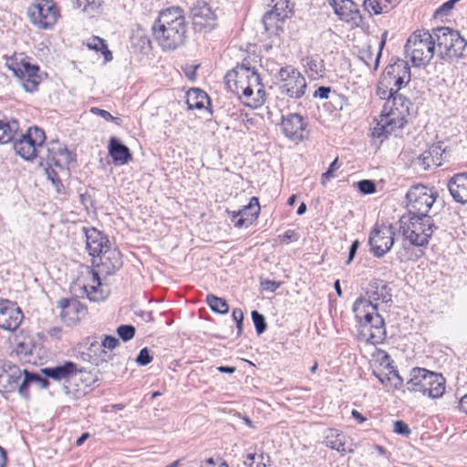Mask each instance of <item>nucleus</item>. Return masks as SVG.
Segmentation results:
<instances>
[{
	"label": "nucleus",
	"mask_w": 467,
	"mask_h": 467,
	"mask_svg": "<svg viewBox=\"0 0 467 467\" xmlns=\"http://www.w3.org/2000/svg\"><path fill=\"white\" fill-rule=\"evenodd\" d=\"M439 56L442 60L457 62L467 56V41L461 34L447 26L434 28Z\"/></svg>",
	"instance_id": "nucleus-5"
},
{
	"label": "nucleus",
	"mask_w": 467,
	"mask_h": 467,
	"mask_svg": "<svg viewBox=\"0 0 467 467\" xmlns=\"http://www.w3.org/2000/svg\"><path fill=\"white\" fill-rule=\"evenodd\" d=\"M108 150L113 163L117 166L128 164L132 159L130 149L116 137L110 138Z\"/></svg>",
	"instance_id": "nucleus-26"
},
{
	"label": "nucleus",
	"mask_w": 467,
	"mask_h": 467,
	"mask_svg": "<svg viewBox=\"0 0 467 467\" xmlns=\"http://www.w3.org/2000/svg\"><path fill=\"white\" fill-rule=\"evenodd\" d=\"M29 377L31 381L37 384L41 389H46L50 385L49 380L47 379L48 378H43L37 373L29 372Z\"/></svg>",
	"instance_id": "nucleus-54"
},
{
	"label": "nucleus",
	"mask_w": 467,
	"mask_h": 467,
	"mask_svg": "<svg viewBox=\"0 0 467 467\" xmlns=\"http://www.w3.org/2000/svg\"><path fill=\"white\" fill-rule=\"evenodd\" d=\"M206 303L215 313L226 314L229 311V305L227 301L224 298L216 296L213 294L207 295Z\"/></svg>",
	"instance_id": "nucleus-40"
},
{
	"label": "nucleus",
	"mask_w": 467,
	"mask_h": 467,
	"mask_svg": "<svg viewBox=\"0 0 467 467\" xmlns=\"http://www.w3.org/2000/svg\"><path fill=\"white\" fill-rule=\"evenodd\" d=\"M136 329L132 325H120L117 328V334L124 342L130 341L135 336Z\"/></svg>",
	"instance_id": "nucleus-45"
},
{
	"label": "nucleus",
	"mask_w": 467,
	"mask_h": 467,
	"mask_svg": "<svg viewBox=\"0 0 467 467\" xmlns=\"http://www.w3.org/2000/svg\"><path fill=\"white\" fill-rule=\"evenodd\" d=\"M209 102V97L208 95L199 89V88H192L187 93V99L186 103L188 105V108L202 109L205 108V104Z\"/></svg>",
	"instance_id": "nucleus-33"
},
{
	"label": "nucleus",
	"mask_w": 467,
	"mask_h": 467,
	"mask_svg": "<svg viewBox=\"0 0 467 467\" xmlns=\"http://www.w3.org/2000/svg\"><path fill=\"white\" fill-rule=\"evenodd\" d=\"M408 213L411 215L430 216L428 213L433 206L437 192L423 185L412 186L406 194Z\"/></svg>",
	"instance_id": "nucleus-9"
},
{
	"label": "nucleus",
	"mask_w": 467,
	"mask_h": 467,
	"mask_svg": "<svg viewBox=\"0 0 467 467\" xmlns=\"http://www.w3.org/2000/svg\"><path fill=\"white\" fill-rule=\"evenodd\" d=\"M191 15L195 29H211L215 25L216 16L206 2H197L192 7Z\"/></svg>",
	"instance_id": "nucleus-17"
},
{
	"label": "nucleus",
	"mask_w": 467,
	"mask_h": 467,
	"mask_svg": "<svg viewBox=\"0 0 467 467\" xmlns=\"http://www.w3.org/2000/svg\"><path fill=\"white\" fill-rule=\"evenodd\" d=\"M225 84L230 91L249 98L253 94V87L261 86V78L250 67L241 65L226 74Z\"/></svg>",
	"instance_id": "nucleus-7"
},
{
	"label": "nucleus",
	"mask_w": 467,
	"mask_h": 467,
	"mask_svg": "<svg viewBox=\"0 0 467 467\" xmlns=\"http://www.w3.org/2000/svg\"><path fill=\"white\" fill-rule=\"evenodd\" d=\"M97 381V378L91 371L78 366L68 384L66 385L65 393L73 398L86 395L88 389Z\"/></svg>",
	"instance_id": "nucleus-14"
},
{
	"label": "nucleus",
	"mask_w": 467,
	"mask_h": 467,
	"mask_svg": "<svg viewBox=\"0 0 467 467\" xmlns=\"http://www.w3.org/2000/svg\"><path fill=\"white\" fill-rule=\"evenodd\" d=\"M232 317L236 322V326L239 331L242 329L244 313L241 308H234L232 312Z\"/></svg>",
	"instance_id": "nucleus-62"
},
{
	"label": "nucleus",
	"mask_w": 467,
	"mask_h": 467,
	"mask_svg": "<svg viewBox=\"0 0 467 467\" xmlns=\"http://www.w3.org/2000/svg\"><path fill=\"white\" fill-rule=\"evenodd\" d=\"M413 165L422 171H427L433 166L432 159L430 152L426 150L420 154L414 161Z\"/></svg>",
	"instance_id": "nucleus-43"
},
{
	"label": "nucleus",
	"mask_w": 467,
	"mask_h": 467,
	"mask_svg": "<svg viewBox=\"0 0 467 467\" xmlns=\"http://www.w3.org/2000/svg\"><path fill=\"white\" fill-rule=\"evenodd\" d=\"M90 111L93 114H96V115L101 117L102 119H104L107 121H112V122L119 124V119L113 117L109 111H107L105 109H101L94 107V108H91Z\"/></svg>",
	"instance_id": "nucleus-57"
},
{
	"label": "nucleus",
	"mask_w": 467,
	"mask_h": 467,
	"mask_svg": "<svg viewBox=\"0 0 467 467\" xmlns=\"http://www.w3.org/2000/svg\"><path fill=\"white\" fill-rule=\"evenodd\" d=\"M86 238V248L89 255L96 257L109 248L110 243L106 235L94 227H82Z\"/></svg>",
	"instance_id": "nucleus-19"
},
{
	"label": "nucleus",
	"mask_w": 467,
	"mask_h": 467,
	"mask_svg": "<svg viewBox=\"0 0 467 467\" xmlns=\"http://www.w3.org/2000/svg\"><path fill=\"white\" fill-rule=\"evenodd\" d=\"M87 46L89 49L100 51L104 56V59L109 62L113 59L111 51L109 50L106 41L99 36H93L88 40Z\"/></svg>",
	"instance_id": "nucleus-38"
},
{
	"label": "nucleus",
	"mask_w": 467,
	"mask_h": 467,
	"mask_svg": "<svg viewBox=\"0 0 467 467\" xmlns=\"http://www.w3.org/2000/svg\"><path fill=\"white\" fill-rule=\"evenodd\" d=\"M99 257L100 260L99 267L101 274L106 275H114L122 266L121 254L117 249L108 248Z\"/></svg>",
	"instance_id": "nucleus-22"
},
{
	"label": "nucleus",
	"mask_w": 467,
	"mask_h": 467,
	"mask_svg": "<svg viewBox=\"0 0 467 467\" xmlns=\"http://www.w3.org/2000/svg\"><path fill=\"white\" fill-rule=\"evenodd\" d=\"M284 20V18H280L271 11H268L264 16L262 23L264 25L265 30L272 35L277 34L278 30L281 28L280 23H282Z\"/></svg>",
	"instance_id": "nucleus-37"
},
{
	"label": "nucleus",
	"mask_w": 467,
	"mask_h": 467,
	"mask_svg": "<svg viewBox=\"0 0 467 467\" xmlns=\"http://www.w3.org/2000/svg\"><path fill=\"white\" fill-rule=\"evenodd\" d=\"M305 67L311 73L313 78L321 76L325 70L323 60H318L314 57L306 58Z\"/></svg>",
	"instance_id": "nucleus-41"
},
{
	"label": "nucleus",
	"mask_w": 467,
	"mask_h": 467,
	"mask_svg": "<svg viewBox=\"0 0 467 467\" xmlns=\"http://www.w3.org/2000/svg\"><path fill=\"white\" fill-rule=\"evenodd\" d=\"M410 67L405 60L399 59L394 64L386 67L380 84L385 88H394L395 91H400L410 81Z\"/></svg>",
	"instance_id": "nucleus-11"
},
{
	"label": "nucleus",
	"mask_w": 467,
	"mask_h": 467,
	"mask_svg": "<svg viewBox=\"0 0 467 467\" xmlns=\"http://www.w3.org/2000/svg\"><path fill=\"white\" fill-rule=\"evenodd\" d=\"M27 16L39 29H50L57 21L59 10L52 0H35L27 8Z\"/></svg>",
	"instance_id": "nucleus-8"
},
{
	"label": "nucleus",
	"mask_w": 467,
	"mask_h": 467,
	"mask_svg": "<svg viewBox=\"0 0 467 467\" xmlns=\"http://www.w3.org/2000/svg\"><path fill=\"white\" fill-rule=\"evenodd\" d=\"M46 174L47 179L51 182L57 193H65V187L58 177L57 171L51 168L46 169Z\"/></svg>",
	"instance_id": "nucleus-44"
},
{
	"label": "nucleus",
	"mask_w": 467,
	"mask_h": 467,
	"mask_svg": "<svg viewBox=\"0 0 467 467\" xmlns=\"http://www.w3.org/2000/svg\"><path fill=\"white\" fill-rule=\"evenodd\" d=\"M386 358V368L387 371H373V374L379 380V382L386 388L393 389H399L403 385V379L399 375L398 371L393 368L392 362L389 359V356Z\"/></svg>",
	"instance_id": "nucleus-25"
},
{
	"label": "nucleus",
	"mask_w": 467,
	"mask_h": 467,
	"mask_svg": "<svg viewBox=\"0 0 467 467\" xmlns=\"http://www.w3.org/2000/svg\"><path fill=\"white\" fill-rule=\"evenodd\" d=\"M47 150L49 161L61 171L68 170L69 164L76 161L75 154L60 143L53 142Z\"/></svg>",
	"instance_id": "nucleus-21"
},
{
	"label": "nucleus",
	"mask_w": 467,
	"mask_h": 467,
	"mask_svg": "<svg viewBox=\"0 0 467 467\" xmlns=\"http://www.w3.org/2000/svg\"><path fill=\"white\" fill-rule=\"evenodd\" d=\"M428 373L429 370L425 368H414L410 372V379L406 383L408 390L422 393Z\"/></svg>",
	"instance_id": "nucleus-30"
},
{
	"label": "nucleus",
	"mask_w": 467,
	"mask_h": 467,
	"mask_svg": "<svg viewBox=\"0 0 467 467\" xmlns=\"http://www.w3.org/2000/svg\"><path fill=\"white\" fill-rule=\"evenodd\" d=\"M459 1L460 0H448L447 2L443 3L439 8L435 10L434 17L438 18L447 16L449 12L454 8L455 4Z\"/></svg>",
	"instance_id": "nucleus-49"
},
{
	"label": "nucleus",
	"mask_w": 467,
	"mask_h": 467,
	"mask_svg": "<svg viewBox=\"0 0 467 467\" xmlns=\"http://www.w3.org/2000/svg\"><path fill=\"white\" fill-rule=\"evenodd\" d=\"M19 124L16 119H0V144L10 142L18 131Z\"/></svg>",
	"instance_id": "nucleus-34"
},
{
	"label": "nucleus",
	"mask_w": 467,
	"mask_h": 467,
	"mask_svg": "<svg viewBox=\"0 0 467 467\" xmlns=\"http://www.w3.org/2000/svg\"><path fill=\"white\" fill-rule=\"evenodd\" d=\"M21 370L17 368L11 369V372H6L3 368H0V392L11 391V379H19Z\"/></svg>",
	"instance_id": "nucleus-39"
},
{
	"label": "nucleus",
	"mask_w": 467,
	"mask_h": 467,
	"mask_svg": "<svg viewBox=\"0 0 467 467\" xmlns=\"http://www.w3.org/2000/svg\"><path fill=\"white\" fill-rule=\"evenodd\" d=\"M437 47L434 28L430 33L427 30H418L410 35L405 45V51L410 56L415 67L427 65L434 56Z\"/></svg>",
	"instance_id": "nucleus-6"
},
{
	"label": "nucleus",
	"mask_w": 467,
	"mask_h": 467,
	"mask_svg": "<svg viewBox=\"0 0 467 467\" xmlns=\"http://www.w3.org/2000/svg\"><path fill=\"white\" fill-rule=\"evenodd\" d=\"M436 229L431 216L406 213L400 219V231L404 240L414 246H426Z\"/></svg>",
	"instance_id": "nucleus-4"
},
{
	"label": "nucleus",
	"mask_w": 467,
	"mask_h": 467,
	"mask_svg": "<svg viewBox=\"0 0 467 467\" xmlns=\"http://www.w3.org/2000/svg\"><path fill=\"white\" fill-rule=\"evenodd\" d=\"M187 26L183 10L170 7L160 12L152 26V35L158 44L166 50H174L186 38Z\"/></svg>",
	"instance_id": "nucleus-2"
},
{
	"label": "nucleus",
	"mask_w": 467,
	"mask_h": 467,
	"mask_svg": "<svg viewBox=\"0 0 467 467\" xmlns=\"http://www.w3.org/2000/svg\"><path fill=\"white\" fill-rule=\"evenodd\" d=\"M57 307L60 308V317L69 321L78 319V314L85 311L80 302L76 299L61 298L57 301Z\"/></svg>",
	"instance_id": "nucleus-29"
},
{
	"label": "nucleus",
	"mask_w": 467,
	"mask_h": 467,
	"mask_svg": "<svg viewBox=\"0 0 467 467\" xmlns=\"http://www.w3.org/2000/svg\"><path fill=\"white\" fill-rule=\"evenodd\" d=\"M358 57L362 61L368 68H371V62L375 60L373 58V51L369 45L363 47L358 50Z\"/></svg>",
	"instance_id": "nucleus-46"
},
{
	"label": "nucleus",
	"mask_w": 467,
	"mask_h": 467,
	"mask_svg": "<svg viewBox=\"0 0 467 467\" xmlns=\"http://www.w3.org/2000/svg\"><path fill=\"white\" fill-rule=\"evenodd\" d=\"M81 347L88 348V350L102 348L101 339L97 337H88L81 343Z\"/></svg>",
	"instance_id": "nucleus-55"
},
{
	"label": "nucleus",
	"mask_w": 467,
	"mask_h": 467,
	"mask_svg": "<svg viewBox=\"0 0 467 467\" xmlns=\"http://www.w3.org/2000/svg\"><path fill=\"white\" fill-rule=\"evenodd\" d=\"M388 285L382 280H372L365 297H358L353 305V312L359 324L358 337L371 345H377L385 337V322L379 314L378 302L391 301Z\"/></svg>",
	"instance_id": "nucleus-1"
},
{
	"label": "nucleus",
	"mask_w": 467,
	"mask_h": 467,
	"mask_svg": "<svg viewBox=\"0 0 467 467\" xmlns=\"http://www.w3.org/2000/svg\"><path fill=\"white\" fill-rule=\"evenodd\" d=\"M328 2L339 19L350 22L358 16V10L352 0H328Z\"/></svg>",
	"instance_id": "nucleus-28"
},
{
	"label": "nucleus",
	"mask_w": 467,
	"mask_h": 467,
	"mask_svg": "<svg viewBox=\"0 0 467 467\" xmlns=\"http://www.w3.org/2000/svg\"><path fill=\"white\" fill-rule=\"evenodd\" d=\"M398 91H395L394 90V88H385L383 87L380 82L379 83V87H378V90H377V94L381 98V99H387V101L389 99H390Z\"/></svg>",
	"instance_id": "nucleus-59"
},
{
	"label": "nucleus",
	"mask_w": 467,
	"mask_h": 467,
	"mask_svg": "<svg viewBox=\"0 0 467 467\" xmlns=\"http://www.w3.org/2000/svg\"><path fill=\"white\" fill-rule=\"evenodd\" d=\"M332 93L333 92L329 87L321 86L314 92V97L320 99H328L330 98L329 95Z\"/></svg>",
	"instance_id": "nucleus-63"
},
{
	"label": "nucleus",
	"mask_w": 467,
	"mask_h": 467,
	"mask_svg": "<svg viewBox=\"0 0 467 467\" xmlns=\"http://www.w3.org/2000/svg\"><path fill=\"white\" fill-rule=\"evenodd\" d=\"M281 285L280 282L274 280H264L261 282V286L265 291L275 292Z\"/></svg>",
	"instance_id": "nucleus-61"
},
{
	"label": "nucleus",
	"mask_w": 467,
	"mask_h": 467,
	"mask_svg": "<svg viewBox=\"0 0 467 467\" xmlns=\"http://www.w3.org/2000/svg\"><path fill=\"white\" fill-rule=\"evenodd\" d=\"M338 159L336 158L329 165L328 169L326 172H324L321 176V183L323 185L326 184L327 181L333 177V172L337 171L339 168V165L337 163Z\"/></svg>",
	"instance_id": "nucleus-56"
},
{
	"label": "nucleus",
	"mask_w": 467,
	"mask_h": 467,
	"mask_svg": "<svg viewBox=\"0 0 467 467\" xmlns=\"http://www.w3.org/2000/svg\"><path fill=\"white\" fill-rule=\"evenodd\" d=\"M260 213L259 201L256 197H252L247 205L241 210L233 211L231 214L232 222L237 228L248 227L257 219Z\"/></svg>",
	"instance_id": "nucleus-16"
},
{
	"label": "nucleus",
	"mask_w": 467,
	"mask_h": 467,
	"mask_svg": "<svg viewBox=\"0 0 467 467\" xmlns=\"http://www.w3.org/2000/svg\"><path fill=\"white\" fill-rule=\"evenodd\" d=\"M75 8H82L83 12L91 16L99 13L102 5V0H70Z\"/></svg>",
	"instance_id": "nucleus-36"
},
{
	"label": "nucleus",
	"mask_w": 467,
	"mask_h": 467,
	"mask_svg": "<svg viewBox=\"0 0 467 467\" xmlns=\"http://www.w3.org/2000/svg\"><path fill=\"white\" fill-rule=\"evenodd\" d=\"M90 281L84 285V290L90 300L99 301L103 299V295H99V290L101 285L99 274L95 270L88 271Z\"/></svg>",
	"instance_id": "nucleus-31"
},
{
	"label": "nucleus",
	"mask_w": 467,
	"mask_h": 467,
	"mask_svg": "<svg viewBox=\"0 0 467 467\" xmlns=\"http://www.w3.org/2000/svg\"><path fill=\"white\" fill-rule=\"evenodd\" d=\"M78 364L72 361H64L53 367H47L40 369L45 377L57 382H62L63 389L66 390V385L72 379Z\"/></svg>",
	"instance_id": "nucleus-20"
},
{
	"label": "nucleus",
	"mask_w": 467,
	"mask_h": 467,
	"mask_svg": "<svg viewBox=\"0 0 467 467\" xmlns=\"http://www.w3.org/2000/svg\"><path fill=\"white\" fill-rule=\"evenodd\" d=\"M101 346L112 350L119 346V340L113 336H104V338L101 339Z\"/></svg>",
	"instance_id": "nucleus-58"
},
{
	"label": "nucleus",
	"mask_w": 467,
	"mask_h": 467,
	"mask_svg": "<svg viewBox=\"0 0 467 467\" xmlns=\"http://www.w3.org/2000/svg\"><path fill=\"white\" fill-rule=\"evenodd\" d=\"M453 200L459 203H467V172L454 174L447 183Z\"/></svg>",
	"instance_id": "nucleus-23"
},
{
	"label": "nucleus",
	"mask_w": 467,
	"mask_h": 467,
	"mask_svg": "<svg viewBox=\"0 0 467 467\" xmlns=\"http://www.w3.org/2000/svg\"><path fill=\"white\" fill-rule=\"evenodd\" d=\"M331 100L335 105V108L342 110L344 107L348 105V99L346 96L337 94L335 91H333L331 95Z\"/></svg>",
	"instance_id": "nucleus-52"
},
{
	"label": "nucleus",
	"mask_w": 467,
	"mask_h": 467,
	"mask_svg": "<svg viewBox=\"0 0 467 467\" xmlns=\"http://www.w3.org/2000/svg\"><path fill=\"white\" fill-rule=\"evenodd\" d=\"M393 431L394 432H396L397 434H400V435H402V436H405V437H409L411 431L409 427V425L402 421V420H396L393 424Z\"/></svg>",
	"instance_id": "nucleus-53"
},
{
	"label": "nucleus",
	"mask_w": 467,
	"mask_h": 467,
	"mask_svg": "<svg viewBox=\"0 0 467 467\" xmlns=\"http://www.w3.org/2000/svg\"><path fill=\"white\" fill-rule=\"evenodd\" d=\"M25 69L27 77L29 78L28 83L31 85V88L28 87V84H25V87L26 90L32 91L37 86V81L35 79V78L36 77V72L39 68L36 66L26 65L25 66Z\"/></svg>",
	"instance_id": "nucleus-48"
},
{
	"label": "nucleus",
	"mask_w": 467,
	"mask_h": 467,
	"mask_svg": "<svg viewBox=\"0 0 467 467\" xmlns=\"http://www.w3.org/2000/svg\"><path fill=\"white\" fill-rule=\"evenodd\" d=\"M358 191L363 194H371L376 192V185L373 181L361 180L357 182Z\"/></svg>",
	"instance_id": "nucleus-50"
},
{
	"label": "nucleus",
	"mask_w": 467,
	"mask_h": 467,
	"mask_svg": "<svg viewBox=\"0 0 467 467\" xmlns=\"http://www.w3.org/2000/svg\"><path fill=\"white\" fill-rule=\"evenodd\" d=\"M21 372L22 373L20 374L19 379H11V384H9V386L12 387L11 390L16 389L21 397H23L26 400H28L30 397L29 384L33 382L31 381V379L29 377V371L24 369Z\"/></svg>",
	"instance_id": "nucleus-32"
},
{
	"label": "nucleus",
	"mask_w": 467,
	"mask_h": 467,
	"mask_svg": "<svg viewBox=\"0 0 467 467\" xmlns=\"http://www.w3.org/2000/svg\"><path fill=\"white\" fill-rule=\"evenodd\" d=\"M46 140L43 130L30 127L26 134L14 141V150L26 161H32L36 157L38 148H41Z\"/></svg>",
	"instance_id": "nucleus-10"
},
{
	"label": "nucleus",
	"mask_w": 467,
	"mask_h": 467,
	"mask_svg": "<svg viewBox=\"0 0 467 467\" xmlns=\"http://www.w3.org/2000/svg\"><path fill=\"white\" fill-rule=\"evenodd\" d=\"M279 78L284 82L281 87L282 93L295 99L304 96L306 81L299 71L292 67H285L280 69Z\"/></svg>",
	"instance_id": "nucleus-13"
},
{
	"label": "nucleus",
	"mask_w": 467,
	"mask_h": 467,
	"mask_svg": "<svg viewBox=\"0 0 467 467\" xmlns=\"http://www.w3.org/2000/svg\"><path fill=\"white\" fill-rule=\"evenodd\" d=\"M427 150L430 152V155L432 159L433 166H440L441 164V156L443 153L441 146L431 145Z\"/></svg>",
	"instance_id": "nucleus-51"
},
{
	"label": "nucleus",
	"mask_w": 467,
	"mask_h": 467,
	"mask_svg": "<svg viewBox=\"0 0 467 467\" xmlns=\"http://www.w3.org/2000/svg\"><path fill=\"white\" fill-rule=\"evenodd\" d=\"M23 313L15 302L0 298V328L15 331L23 320Z\"/></svg>",
	"instance_id": "nucleus-15"
},
{
	"label": "nucleus",
	"mask_w": 467,
	"mask_h": 467,
	"mask_svg": "<svg viewBox=\"0 0 467 467\" xmlns=\"http://www.w3.org/2000/svg\"><path fill=\"white\" fill-rule=\"evenodd\" d=\"M327 447L340 452H352V441L345 433L336 429H329L325 436Z\"/></svg>",
	"instance_id": "nucleus-24"
},
{
	"label": "nucleus",
	"mask_w": 467,
	"mask_h": 467,
	"mask_svg": "<svg viewBox=\"0 0 467 467\" xmlns=\"http://www.w3.org/2000/svg\"><path fill=\"white\" fill-rule=\"evenodd\" d=\"M275 4L273 8L270 10L275 16L280 18L285 19L288 17L291 10L289 9L288 0H272Z\"/></svg>",
	"instance_id": "nucleus-42"
},
{
	"label": "nucleus",
	"mask_w": 467,
	"mask_h": 467,
	"mask_svg": "<svg viewBox=\"0 0 467 467\" xmlns=\"http://www.w3.org/2000/svg\"><path fill=\"white\" fill-rule=\"evenodd\" d=\"M444 391L445 379L442 375L429 370L422 394L431 399H438L443 395Z\"/></svg>",
	"instance_id": "nucleus-27"
},
{
	"label": "nucleus",
	"mask_w": 467,
	"mask_h": 467,
	"mask_svg": "<svg viewBox=\"0 0 467 467\" xmlns=\"http://www.w3.org/2000/svg\"><path fill=\"white\" fill-rule=\"evenodd\" d=\"M395 230L391 224H376L370 232L368 244L376 257L385 255L394 244Z\"/></svg>",
	"instance_id": "nucleus-12"
},
{
	"label": "nucleus",
	"mask_w": 467,
	"mask_h": 467,
	"mask_svg": "<svg viewBox=\"0 0 467 467\" xmlns=\"http://www.w3.org/2000/svg\"><path fill=\"white\" fill-rule=\"evenodd\" d=\"M152 358H152V356L150 355V352H140V355L136 358V361L140 365L144 366V365H148L149 363H150Z\"/></svg>",
	"instance_id": "nucleus-64"
},
{
	"label": "nucleus",
	"mask_w": 467,
	"mask_h": 467,
	"mask_svg": "<svg viewBox=\"0 0 467 467\" xmlns=\"http://www.w3.org/2000/svg\"><path fill=\"white\" fill-rule=\"evenodd\" d=\"M252 319L258 335L264 333L266 329V322L265 317L258 311H252Z\"/></svg>",
	"instance_id": "nucleus-47"
},
{
	"label": "nucleus",
	"mask_w": 467,
	"mask_h": 467,
	"mask_svg": "<svg viewBox=\"0 0 467 467\" xmlns=\"http://www.w3.org/2000/svg\"><path fill=\"white\" fill-rule=\"evenodd\" d=\"M281 127L285 137L295 141H301L304 138L303 133L306 130V122L302 115L289 113L282 117Z\"/></svg>",
	"instance_id": "nucleus-18"
},
{
	"label": "nucleus",
	"mask_w": 467,
	"mask_h": 467,
	"mask_svg": "<svg viewBox=\"0 0 467 467\" xmlns=\"http://www.w3.org/2000/svg\"><path fill=\"white\" fill-rule=\"evenodd\" d=\"M410 101L397 92L390 99L385 102L373 135L377 137L387 136L402 129L407 122Z\"/></svg>",
	"instance_id": "nucleus-3"
},
{
	"label": "nucleus",
	"mask_w": 467,
	"mask_h": 467,
	"mask_svg": "<svg viewBox=\"0 0 467 467\" xmlns=\"http://www.w3.org/2000/svg\"><path fill=\"white\" fill-rule=\"evenodd\" d=\"M387 36H388V31H384L381 35V40L379 45V51L375 57V60H374L373 70H376L379 67V59L381 57V51L386 44Z\"/></svg>",
	"instance_id": "nucleus-60"
},
{
	"label": "nucleus",
	"mask_w": 467,
	"mask_h": 467,
	"mask_svg": "<svg viewBox=\"0 0 467 467\" xmlns=\"http://www.w3.org/2000/svg\"><path fill=\"white\" fill-rule=\"evenodd\" d=\"M389 0H364L363 7L369 16H378L389 11Z\"/></svg>",
	"instance_id": "nucleus-35"
}]
</instances>
